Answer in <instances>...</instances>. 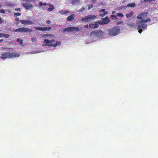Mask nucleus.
<instances>
[{
    "label": "nucleus",
    "instance_id": "obj_31",
    "mask_svg": "<svg viewBox=\"0 0 158 158\" xmlns=\"http://www.w3.org/2000/svg\"><path fill=\"white\" fill-rule=\"evenodd\" d=\"M88 6V9L89 10L93 7V5L92 4H89Z\"/></svg>",
    "mask_w": 158,
    "mask_h": 158
},
{
    "label": "nucleus",
    "instance_id": "obj_35",
    "mask_svg": "<svg viewBox=\"0 0 158 158\" xmlns=\"http://www.w3.org/2000/svg\"><path fill=\"white\" fill-rule=\"evenodd\" d=\"M43 5V3L42 2H40L39 3V6L40 7L42 6Z\"/></svg>",
    "mask_w": 158,
    "mask_h": 158
},
{
    "label": "nucleus",
    "instance_id": "obj_41",
    "mask_svg": "<svg viewBox=\"0 0 158 158\" xmlns=\"http://www.w3.org/2000/svg\"><path fill=\"white\" fill-rule=\"evenodd\" d=\"M112 17H113L114 18H115V19L117 18V17L115 15H111V17L112 18Z\"/></svg>",
    "mask_w": 158,
    "mask_h": 158
},
{
    "label": "nucleus",
    "instance_id": "obj_30",
    "mask_svg": "<svg viewBox=\"0 0 158 158\" xmlns=\"http://www.w3.org/2000/svg\"><path fill=\"white\" fill-rule=\"evenodd\" d=\"M15 20L16 21H17V22L16 23H15L16 24H19V19L17 17H16L15 19Z\"/></svg>",
    "mask_w": 158,
    "mask_h": 158
},
{
    "label": "nucleus",
    "instance_id": "obj_33",
    "mask_svg": "<svg viewBox=\"0 0 158 158\" xmlns=\"http://www.w3.org/2000/svg\"><path fill=\"white\" fill-rule=\"evenodd\" d=\"M142 29V28L138 29L139 30L138 32L139 33H141V32H143V31Z\"/></svg>",
    "mask_w": 158,
    "mask_h": 158
},
{
    "label": "nucleus",
    "instance_id": "obj_26",
    "mask_svg": "<svg viewBox=\"0 0 158 158\" xmlns=\"http://www.w3.org/2000/svg\"><path fill=\"white\" fill-rule=\"evenodd\" d=\"M85 7H82L80 9L78 10V12L79 13L82 12L85 10Z\"/></svg>",
    "mask_w": 158,
    "mask_h": 158
},
{
    "label": "nucleus",
    "instance_id": "obj_11",
    "mask_svg": "<svg viewBox=\"0 0 158 158\" xmlns=\"http://www.w3.org/2000/svg\"><path fill=\"white\" fill-rule=\"evenodd\" d=\"M21 23L24 25H32L34 24V22L30 20H20Z\"/></svg>",
    "mask_w": 158,
    "mask_h": 158
},
{
    "label": "nucleus",
    "instance_id": "obj_16",
    "mask_svg": "<svg viewBox=\"0 0 158 158\" xmlns=\"http://www.w3.org/2000/svg\"><path fill=\"white\" fill-rule=\"evenodd\" d=\"M75 15L74 14H72L71 15H70L67 18V20L68 21H72V20H73L75 17Z\"/></svg>",
    "mask_w": 158,
    "mask_h": 158
},
{
    "label": "nucleus",
    "instance_id": "obj_2",
    "mask_svg": "<svg viewBox=\"0 0 158 158\" xmlns=\"http://www.w3.org/2000/svg\"><path fill=\"white\" fill-rule=\"evenodd\" d=\"M1 58L2 59H6L7 58H12L19 56V54L15 52H5L1 54Z\"/></svg>",
    "mask_w": 158,
    "mask_h": 158
},
{
    "label": "nucleus",
    "instance_id": "obj_46",
    "mask_svg": "<svg viewBox=\"0 0 158 158\" xmlns=\"http://www.w3.org/2000/svg\"><path fill=\"white\" fill-rule=\"evenodd\" d=\"M25 1H35V0H25Z\"/></svg>",
    "mask_w": 158,
    "mask_h": 158
},
{
    "label": "nucleus",
    "instance_id": "obj_40",
    "mask_svg": "<svg viewBox=\"0 0 158 158\" xmlns=\"http://www.w3.org/2000/svg\"><path fill=\"white\" fill-rule=\"evenodd\" d=\"M91 1V2L92 3H95L96 2V0H90Z\"/></svg>",
    "mask_w": 158,
    "mask_h": 158
},
{
    "label": "nucleus",
    "instance_id": "obj_38",
    "mask_svg": "<svg viewBox=\"0 0 158 158\" xmlns=\"http://www.w3.org/2000/svg\"><path fill=\"white\" fill-rule=\"evenodd\" d=\"M50 34H44L42 35V36L43 37H45L50 35Z\"/></svg>",
    "mask_w": 158,
    "mask_h": 158
},
{
    "label": "nucleus",
    "instance_id": "obj_28",
    "mask_svg": "<svg viewBox=\"0 0 158 158\" xmlns=\"http://www.w3.org/2000/svg\"><path fill=\"white\" fill-rule=\"evenodd\" d=\"M17 41L18 42H20V44H22L23 43V40H22L20 39H18L17 40Z\"/></svg>",
    "mask_w": 158,
    "mask_h": 158
},
{
    "label": "nucleus",
    "instance_id": "obj_34",
    "mask_svg": "<svg viewBox=\"0 0 158 158\" xmlns=\"http://www.w3.org/2000/svg\"><path fill=\"white\" fill-rule=\"evenodd\" d=\"M0 13L4 14L5 13V11L4 10L1 9L0 10Z\"/></svg>",
    "mask_w": 158,
    "mask_h": 158
},
{
    "label": "nucleus",
    "instance_id": "obj_25",
    "mask_svg": "<svg viewBox=\"0 0 158 158\" xmlns=\"http://www.w3.org/2000/svg\"><path fill=\"white\" fill-rule=\"evenodd\" d=\"M116 15L120 18H123L124 17V15L121 13H117Z\"/></svg>",
    "mask_w": 158,
    "mask_h": 158
},
{
    "label": "nucleus",
    "instance_id": "obj_29",
    "mask_svg": "<svg viewBox=\"0 0 158 158\" xmlns=\"http://www.w3.org/2000/svg\"><path fill=\"white\" fill-rule=\"evenodd\" d=\"M21 15V14L20 13H15L14 14V16L15 17H17L18 16H20Z\"/></svg>",
    "mask_w": 158,
    "mask_h": 158
},
{
    "label": "nucleus",
    "instance_id": "obj_19",
    "mask_svg": "<svg viewBox=\"0 0 158 158\" xmlns=\"http://www.w3.org/2000/svg\"><path fill=\"white\" fill-rule=\"evenodd\" d=\"M49 6L50 8H48L47 10L48 11H52L54 9V7L53 5L52 4H50Z\"/></svg>",
    "mask_w": 158,
    "mask_h": 158
},
{
    "label": "nucleus",
    "instance_id": "obj_49",
    "mask_svg": "<svg viewBox=\"0 0 158 158\" xmlns=\"http://www.w3.org/2000/svg\"><path fill=\"white\" fill-rule=\"evenodd\" d=\"M12 4L11 3H9V5L12 6L11 5Z\"/></svg>",
    "mask_w": 158,
    "mask_h": 158
},
{
    "label": "nucleus",
    "instance_id": "obj_7",
    "mask_svg": "<svg viewBox=\"0 0 158 158\" xmlns=\"http://www.w3.org/2000/svg\"><path fill=\"white\" fill-rule=\"evenodd\" d=\"M35 30H36L38 31H48L51 29V27H35Z\"/></svg>",
    "mask_w": 158,
    "mask_h": 158
},
{
    "label": "nucleus",
    "instance_id": "obj_48",
    "mask_svg": "<svg viewBox=\"0 0 158 158\" xmlns=\"http://www.w3.org/2000/svg\"><path fill=\"white\" fill-rule=\"evenodd\" d=\"M43 5H44V6H45L46 5V3H43Z\"/></svg>",
    "mask_w": 158,
    "mask_h": 158
},
{
    "label": "nucleus",
    "instance_id": "obj_23",
    "mask_svg": "<svg viewBox=\"0 0 158 158\" xmlns=\"http://www.w3.org/2000/svg\"><path fill=\"white\" fill-rule=\"evenodd\" d=\"M151 21V19L150 18H147L146 19L144 20V19H143L141 21V22H143V23H147L149 21Z\"/></svg>",
    "mask_w": 158,
    "mask_h": 158
},
{
    "label": "nucleus",
    "instance_id": "obj_43",
    "mask_svg": "<svg viewBox=\"0 0 158 158\" xmlns=\"http://www.w3.org/2000/svg\"><path fill=\"white\" fill-rule=\"evenodd\" d=\"M2 37H3V33H0V38H1Z\"/></svg>",
    "mask_w": 158,
    "mask_h": 158
},
{
    "label": "nucleus",
    "instance_id": "obj_45",
    "mask_svg": "<svg viewBox=\"0 0 158 158\" xmlns=\"http://www.w3.org/2000/svg\"><path fill=\"white\" fill-rule=\"evenodd\" d=\"M84 27L88 28V25H85V26Z\"/></svg>",
    "mask_w": 158,
    "mask_h": 158
},
{
    "label": "nucleus",
    "instance_id": "obj_20",
    "mask_svg": "<svg viewBox=\"0 0 158 158\" xmlns=\"http://www.w3.org/2000/svg\"><path fill=\"white\" fill-rule=\"evenodd\" d=\"M128 25L130 27H135L136 26V24L134 22L129 23L128 24Z\"/></svg>",
    "mask_w": 158,
    "mask_h": 158
},
{
    "label": "nucleus",
    "instance_id": "obj_32",
    "mask_svg": "<svg viewBox=\"0 0 158 158\" xmlns=\"http://www.w3.org/2000/svg\"><path fill=\"white\" fill-rule=\"evenodd\" d=\"M123 23V21H119L118 22L116 23V25H119V24H120L122 23Z\"/></svg>",
    "mask_w": 158,
    "mask_h": 158
},
{
    "label": "nucleus",
    "instance_id": "obj_39",
    "mask_svg": "<svg viewBox=\"0 0 158 158\" xmlns=\"http://www.w3.org/2000/svg\"><path fill=\"white\" fill-rule=\"evenodd\" d=\"M46 24H49L51 22L50 20H47L46 21Z\"/></svg>",
    "mask_w": 158,
    "mask_h": 158
},
{
    "label": "nucleus",
    "instance_id": "obj_37",
    "mask_svg": "<svg viewBox=\"0 0 158 158\" xmlns=\"http://www.w3.org/2000/svg\"><path fill=\"white\" fill-rule=\"evenodd\" d=\"M37 39H35V37H32L31 38V40L32 42H34Z\"/></svg>",
    "mask_w": 158,
    "mask_h": 158
},
{
    "label": "nucleus",
    "instance_id": "obj_47",
    "mask_svg": "<svg viewBox=\"0 0 158 158\" xmlns=\"http://www.w3.org/2000/svg\"><path fill=\"white\" fill-rule=\"evenodd\" d=\"M144 2H149L148 0H144Z\"/></svg>",
    "mask_w": 158,
    "mask_h": 158
},
{
    "label": "nucleus",
    "instance_id": "obj_55",
    "mask_svg": "<svg viewBox=\"0 0 158 158\" xmlns=\"http://www.w3.org/2000/svg\"><path fill=\"white\" fill-rule=\"evenodd\" d=\"M0 31H1V30H0Z\"/></svg>",
    "mask_w": 158,
    "mask_h": 158
},
{
    "label": "nucleus",
    "instance_id": "obj_17",
    "mask_svg": "<svg viewBox=\"0 0 158 158\" xmlns=\"http://www.w3.org/2000/svg\"><path fill=\"white\" fill-rule=\"evenodd\" d=\"M59 13L63 15H65L68 13H70V11L67 10H59Z\"/></svg>",
    "mask_w": 158,
    "mask_h": 158
},
{
    "label": "nucleus",
    "instance_id": "obj_1",
    "mask_svg": "<svg viewBox=\"0 0 158 158\" xmlns=\"http://www.w3.org/2000/svg\"><path fill=\"white\" fill-rule=\"evenodd\" d=\"M120 30L119 27L114 26L107 30L108 35L110 37L115 36L118 34Z\"/></svg>",
    "mask_w": 158,
    "mask_h": 158
},
{
    "label": "nucleus",
    "instance_id": "obj_51",
    "mask_svg": "<svg viewBox=\"0 0 158 158\" xmlns=\"http://www.w3.org/2000/svg\"><path fill=\"white\" fill-rule=\"evenodd\" d=\"M33 21L34 22H36V20H35V19H34V20H33Z\"/></svg>",
    "mask_w": 158,
    "mask_h": 158
},
{
    "label": "nucleus",
    "instance_id": "obj_21",
    "mask_svg": "<svg viewBox=\"0 0 158 158\" xmlns=\"http://www.w3.org/2000/svg\"><path fill=\"white\" fill-rule=\"evenodd\" d=\"M135 3H130L127 4V6L128 7L133 8L135 7Z\"/></svg>",
    "mask_w": 158,
    "mask_h": 158
},
{
    "label": "nucleus",
    "instance_id": "obj_6",
    "mask_svg": "<svg viewBox=\"0 0 158 158\" xmlns=\"http://www.w3.org/2000/svg\"><path fill=\"white\" fill-rule=\"evenodd\" d=\"M32 30L31 29H29L27 28L23 27L22 28H18L15 30V32H31Z\"/></svg>",
    "mask_w": 158,
    "mask_h": 158
},
{
    "label": "nucleus",
    "instance_id": "obj_50",
    "mask_svg": "<svg viewBox=\"0 0 158 158\" xmlns=\"http://www.w3.org/2000/svg\"><path fill=\"white\" fill-rule=\"evenodd\" d=\"M148 1H149V2L152 1H154L153 0H148Z\"/></svg>",
    "mask_w": 158,
    "mask_h": 158
},
{
    "label": "nucleus",
    "instance_id": "obj_14",
    "mask_svg": "<svg viewBox=\"0 0 158 158\" xmlns=\"http://www.w3.org/2000/svg\"><path fill=\"white\" fill-rule=\"evenodd\" d=\"M99 12H100V15L102 17L104 16L105 15L107 14V12L105 11V9H102L99 10Z\"/></svg>",
    "mask_w": 158,
    "mask_h": 158
},
{
    "label": "nucleus",
    "instance_id": "obj_42",
    "mask_svg": "<svg viewBox=\"0 0 158 158\" xmlns=\"http://www.w3.org/2000/svg\"><path fill=\"white\" fill-rule=\"evenodd\" d=\"M3 22V21L0 18V24L2 23Z\"/></svg>",
    "mask_w": 158,
    "mask_h": 158
},
{
    "label": "nucleus",
    "instance_id": "obj_9",
    "mask_svg": "<svg viewBox=\"0 0 158 158\" xmlns=\"http://www.w3.org/2000/svg\"><path fill=\"white\" fill-rule=\"evenodd\" d=\"M138 29L142 28L145 29L147 27V25L143 22H141V21L138 22L137 23Z\"/></svg>",
    "mask_w": 158,
    "mask_h": 158
},
{
    "label": "nucleus",
    "instance_id": "obj_53",
    "mask_svg": "<svg viewBox=\"0 0 158 158\" xmlns=\"http://www.w3.org/2000/svg\"><path fill=\"white\" fill-rule=\"evenodd\" d=\"M43 46H44V45H45V44H43Z\"/></svg>",
    "mask_w": 158,
    "mask_h": 158
},
{
    "label": "nucleus",
    "instance_id": "obj_5",
    "mask_svg": "<svg viewBox=\"0 0 158 158\" xmlns=\"http://www.w3.org/2000/svg\"><path fill=\"white\" fill-rule=\"evenodd\" d=\"M96 18V16L94 15H87L81 19V20L86 22H91Z\"/></svg>",
    "mask_w": 158,
    "mask_h": 158
},
{
    "label": "nucleus",
    "instance_id": "obj_12",
    "mask_svg": "<svg viewBox=\"0 0 158 158\" xmlns=\"http://www.w3.org/2000/svg\"><path fill=\"white\" fill-rule=\"evenodd\" d=\"M110 22V20L108 18L105 17L99 22L100 24L103 25L107 24Z\"/></svg>",
    "mask_w": 158,
    "mask_h": 158
},
{
    "label": "nucleus",
    "instance_id": "obj_10",
    "mask_svg": "<svg viewBox=\"0 0 158 158\" xmlns=\"http://www.w3.org/2000/svg\"><path fill=\"white\" fill-rule=\"evenodd\" d=\"M22 5L27 10H28L33 7L32 4H29L27 3H22Z\"/></svg>",
    "mask_w": 158,
    "mask_h": 158
},
{
    "label": "nucleus",
    "instance_id": "obj_36",
    "mask_svg": "<svg viewBox=\"0 0 158 158\" xmlns=\"http://www.w3.org/2000/svg\"><path fill=\"white\" fill-rule=\"evenodd\" d=\"M15 10L16 11H20V8L17 7V8H16Z\"/></svg>",
    "mask_w": 158,
    "mask_h": 158
},
{
    "label": "nucleus",
    "instance_id": "obj_27",
    "mask_svg": "<svg viewBox=\"0 0 158 158\" xmlns=\"http://www.w3.org/2000/svg\"><path fill=\"white\" fill-rule=\"evenodd\" d=\"M9 35L8 34L3 33V37H4L6 38H9Z\"/></svg>",
    "mask_w": 158,
    "mask_h": 158
},
{
    "label": "nucleus",
    "instance_id": "obj_18",
    "mask_svg": "<svg viewBox=\"0 0 158 158\" xmlns=\"http://www.w3.org/2000/svg\"><path fill=\"white\" fill-rule=\"evenodd\" d=\"M52 42H54V40H48V39H45L44 41H43V42L47 44H51Z\"/></svg>",
    "mask_w": 158,
    "mask_h": 158
},
{
    "label": "nucleus",
    "instance_id": "obj_15",
    "mask_svg": "<svg viewBox=\"0 0 158 158\" xmlns=\"http://www.w3.org/2000/svg\"><path fill=\"white\" fill-rule=\"evenodd\" d=\"M89 27L91 28L94 29L98 27V25L97 23H95L94 24H90L89 25Z\"/></svg>",
    "mask_w": 158,
    "mask_h": 158
},
{
    "label": "nucleus",
    "instance_id": "obj_4",
    "mask_svg": "<svg viewBox=\"0 0 158 158\" xmlns=\"http://www.w3.org/2000/svg\"><path fill=\"white\" fill-rule=\"evenodd\" d=\"M81 28L75 27H67L63 30V32H77V31H81Z\"/></svg>",
    "mask_w": 158,
    "mask_h": 158
},
{
    "label": "nucleus",
    "instance_id": "obj_3",
    "mask_svg": "<svg viewBox=\"0 0 158 158\" xmlns=\"http://www.w3.org/2000/svg\"><path fill=\"white\" fill-rule=\"evenodd\" d=\"M90 35L92 37L100 38L103 36L104 32L100 30H95L91 32Z\"/></svg>",
    "mask_w": 158,
    "mask_h": 158
},
{
    "label": "nucleus",
    "instance_id": "obj_52",
    "mask_svg": "<svg viewBox=\"0 0 158 158\" xmlns=\"http://www.w3.org/2000/svg\"><path fill=\"white\" fill-rule=\"evenodd\" d=\"M1 7V4L0 3V8Z\"/></svg>",
    "mask_w": 158,
    "mask_h": 158
},
{
    "label": "nucleus",
    "instance_id": "obj_44",
    "mask_svg": "<svg viewBox=\"0 0 158 158\" xmlns=\"http://www.w3.org/2000/svg\"><path fill=\"white\" fill-rule=\"evenodd\" d=\"M3 41V39H1L0 40V43H1Z\"/></svg>",
    "mask_w": 158,
    "mask_h": 158
},
{
    "label": "nucleus",
    "instance_id": "obj_22",
    "mask_svg": "<svg viewBox=\"0 0 158 158\" xmlns=\"http://www.w3.org/2000/svg\"><path fill=\"white\" fill-rule=\"evenodd\" d=\"M133 11H131L130 12L129 14H126V17L127 18H129L133 15Z\"/></svg>",
    "mask_w": 158,
    "mask_h": 158
},
{
    "label": "nucleus",
    "instance_id": "obj_13",
    "mask_svg": "<svg viewBox=\"0 0 158 158\" xmlns=\"http://www.w3.org/2000/svg\"><path fill=\"white\" fill-rule=\"evenodd\" d=\"M60 44L61 43L60 42L55 41H54V42H52L51 44H46V45L48 46L49 47L52 46L53 47H56L57 45H60Z\"/></svg>",
    "mask_w": 158,
    "mask_h": 158
},
{
    "label": "nucleus",
    "instance_id": "obj_54",
    "mask_svg": "<svg viewBox=\"0 0 158 158\" xmlns=\"http://www.w3.org/2000/svg\"><path fill=\"white\" fill-rule=\"evenodd\" d=\"M155 0H153V1H155Z\"/></svg>",
    "mask_w": 158,
    "mask_h": 158
},
{
    "label": "nucleus",
    "instance_id": "obj_24",
    "mask_svg": "<svg viewBox=\"0 0 158 158\" xmlns=\"http://www.w3.org/2000/svg\"><path fill=\"white\" fill-rule=\"evenodd\" d=\"M80 2V0H72V3L73 4H77Z\"/></svg>",
    "mask_w": 158,
    "mask_h": 158
},
{
    "label": "nucleus",
    "instance_id": "obj_8",
    "mask_svg": "<svg viewBox=\"0 0 158 158\" xmlns=\"http://www.w3.org/2000/svg\"><path fill=\"white\" fill-rule=\"evenodd\" d=\"M148 15V13L147 12H141L138 15L137 18L140 20H143L144 19L147 17Z\"/></svg>",
    "mask_w": 158,
    "mask_h": 158
}]
</instances>
